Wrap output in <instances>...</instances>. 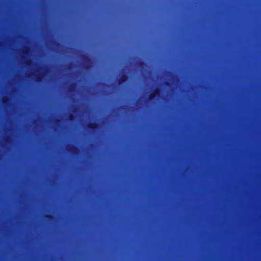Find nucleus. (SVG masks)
Here are the masks:
<instances>
[{
  "instance_id": "8",
  "label": "nucleus",
  "mask_w": 261,
  "mask_h": 261,
  "mask_svg": "<svg viewBox=\"0 0 261 261\" xmlns=\"http://www.w3.org/2000/svg\"><path fill=\"white\" fill-rule=\"evenodd\" d=\"M45 218H47L48 220H51L53 219L54 217L51 215L47 214L45 216Z\"/></svg>"
},
{
  "instance_id": "10",
  "label": "nucleus",
  "mask_w": 261,
  "mask_h": 261,
  "mask_svg": "<svg viewBox=\"0 0 261 261\" xmlns=\"http://www.w3.org/2000/svg\"><path fill=\"white\" fill-rule=\"evenodd\" d=\"M74 85H71L70 87H69V91H74Z\"/></svg>"
},
{
  "instance_id": "5",
  "label": "nucleus",
  "mask_w": 261,
  "mask_h": 261,
  "mask_svg": "<svg viewBox=\"0 0 261 261\" xmlns=\"http://www.w3.org/2000/svg\"><path fill=\"white\" fill-rule=\"evenodd\" d=\"M68 150L74 154L76 153L77 151L79 150L78 148L75 146H72L69 147Z\"/></svg>"
},
{
  "instance_id": "12",
  "label": "nucleus",
  "mask_w": 261,
  "mask_h": 261,
  "mask_svg": "<svg viewBox=\"0 0 261 261\" xmlns=\"http://www.w3.org/2000/svg\"><path fill=\"white\" fill-rule=\"evenodd\" d=\"M56 122L57 123H60V122H61V120H60V119H56Z\"/></svg>"
},
{
  "instance_id": "11",
  "label": "nucleus",
  "mask_w": 261,
  "mask_h": 261,
  "mask_svg": "<svg viewBox=\"0 0 261 261\" xmlns=\"http://www.w3.org/2000/svg\"><path fill=\"white\" fill-rule=\"evenodd\" d=\"M30 63H31V61H30V60H27V61H26V64H27V65H30Z\"/></svg>"
},
{
  "instance_id": "2",
  "label": "nucleus",
  "mask_w": 261,
  "mask_h": 261,
  "mask_svg": "<svg viewBox=\"0 0 261 261\" xmlns=\"http://www.w3.org/2000/svg\"><path fill=\"white\" fill-rule=\"evenodd\" d=\"M82 58L84 60V63H85V66H84V68L86 69H88L89 68V66H88V64H90L91 63V59L88 57L87 56V55H84L83 57H82Z\"/></svg>"
},
{
  "instance_id": "3",
  "label": "nucleus",
  "mask_w": 261,
  "mask_h": 261,
  "mask_svg": "<svg viewBox=\"0 0 261 261\" xmlns=\"http://www.w3.org/2000/svg\"><path fill=\"white\" fill-rule=\"evenodd\" d=\"M88 127L89 129L91 130L95 131L98 129L99 128V125L96 122H91L89 123L88 125Z\"/></svg>"
},
{
  "instance_id": "7",
  "label": "nucleus",
  "mask_w": 261,
  "mask_h": 261,
  "mask_svg": "<svg viewBox=\"0 0 261 261\" xmlns=\"http://www.w3.org/2000/svg\"><path fill=\"white\" fill-rule=\"evenodd\" d=\"M37 72L38 73L37 75H36V80L37 81H40L41 80V77H42V74H40L39 72V70L38 71H37Z\"/></svg>"
},
{
  "instance_id": "13",
  "label": "nucleus",
  "mask_w": 261,
  "mask_h": 261,
  "mask_svg": "<svg viewBox=\"0 0 261 261\" xmlns=\"http://www.w3.org/2000/svg\"><path fill=\"white\" fill-rule=\"evenodd\" d=\"M23 52H24V53H25V54L28 53V48H26L24 50Z\"/></svg>"
},
{
  "instance_id": "4",
  "label": "nucleus",
  "mask_w": 261,
  "mask_h": 261,
  "mask_svg": "<svg viewBox=\"0 0 261 261\" xmlns=\"http://www.w3.org/2000/svg\"><path fill=\"white\" fill-rule=\"evenodd\" d=\"M128 80V76L126 74H123L120 77L118 80V83L119 85L122 84L126 82Z\"/></svg>"
},
{
  "instance_id": "6",
  "label": "nucleus",
  "mask_w": 261,
  "mask_h": 261,
  "mask_svg": "<svg viewBox=\"0 0 261 261\" xmlns=\"http://www.w3.org/2000/svg\"><path fill=\"white\" fill-rule=\"evenodd\" d=\"M8 101H9V98L7 96L3 97L2 99V103L4 105L7 104Z\"/></svg>"
},
{
  "instance_id": "15",
  "label": "nucleus",
  "mask_w": 261,
  "mask_h": 261,
  "mask_svg": "<svg viewBox=\"0 0 261 261\" xmlns=\"http://www.w3.org/2000/svg\"><path fill=\"white\" fill-rule=\"evenodd\" d=\"M143 64H144V63H143V62H139V65H143Z\"/></svg>"
},
{
  "instance_id": "14",
  "label": "nucleus",
  "mask_w": 261,
  "mask_h": 261,
  "mask_svg": "<svg viewBox=\"0 0 261 261\" xmlns=\"http://www.w3.org/2000/svg\"><path fill=\"white\" fill-rule=\"evenodd\" d=\"M165 84H166V85L167 86H169L170 85V83L169 82H166Z\"/></svg>"
},
{
  "instance_id": "9",
  "label": "nucleus",
  "mask_w": 261,
  "mask_h": 261,
  "mask_svg": "<svg viewBox=\"0 0 261 261\" xmlns=\"http://www.w3.org/2000/svg\"><path fill=\"white\" fill-rule=\"evenodd\" d=\"M74 118H75V117H74V114H69V119L70 120H71V121L73 120L74 119Z\"/></svg>"
},
{
  "instance_id": "1",
  "label": "nucleus",
  "mask_w": 261,
  "mask_h": 261,
  "mask_svg": "<svg viewBox=\"0 0 261 261\" xmlns=\"http://www.w3.org/2000/svg\"><path fill=\"white\" fill-rule=\"evenodd\" d=\"M160 90L159 88H156L153 92L150 93L148 97V100H153L156 96H159L160 94Z\"/></svg>"
}]
</instances>
